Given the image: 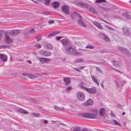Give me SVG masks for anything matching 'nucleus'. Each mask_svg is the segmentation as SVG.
<instances>
[{"label": "nucleus", "mask_w": 131, "mask_h": 131, "mask_svg": "<svg viewBox=\"0 0 131 131\" xmlns=\"http://www.w3.org/2000/svg\"><path fill=\"white\" fill-rule=\"evenodd\" d=\"M54 23V21L53 20H50L48 21V23L49 24L53 23Z\"/></svg>", "instance_id": "nucleus-49"}, {"label": "nucleus", "mask_w": 131, "mask_h": 131, "mask_svg": "<svg viewBox=\"0 0 131 131\" xmlns=\"http://www.w3.org/2000/svg\"><path fill=\"white\" fill-rule=\"evenodd\" d=\"M2 33L1 32H0V40H1V39L2 37Z\"/></svg>", "instance_id": "nucleus-64"}, {"label": "nucleus", "mask_w": 131, "mask_h": 131, "mask_svg": "<svg viewBox=\"0 0 131 131\" xmlns=\"http://www.w3.org/2000/svg\"><path fill=\"white\" fill-rule=\"evenodd\" d=\"M91 77L94 82L97 84L98 86H99V84L97 80L96 79L95 76L93 75H91Z\"/></svg>", "instance_id": "nucleus-24"}, {"label": "nucleus", "mask_w": 131, "mask_h": 131, "mask_svg": "<svg viewBox=\"0 0 131 131\" xmlns=\"http://www.w3.org/2000/svg\"><path fill=\"white\" fill-rule=\"evenodd\" d=\"M126 82H125L124 81H122L121 82V84L122 86H123L124 85V84Z\"/></svg>", "instance_id": "nucleus-45"}, {"label": "nucleus", "mask_w": 131, "mask_h": 131, "mask_svg": "<svg viewBox=\"0 0 131 131\" xmlns=\"http://www.w3.org/2000/svg\"><path fill=\"white\" fill-rule=\"evenodd\" d=\"M77 16H78L79 18H81V15L79 14L78 13V15H77Z\"/></svg>", "instance_id": "nucleus-63"}, {"label": "nucleus", "mask_w": 131, "mask_h": 131, "mask_svg": "<svg viewBox=\"0 0 131 131\" xmlns=\"http://www.w3.org/2000/svg\"><path fill=\"white\" fill-rule=\"evenodd\" d=\"M37 59L42 64L49 62L51 61L50 59L44 58L37 57Z\"/></svg>", "instance_id": "nucleus-9"}, {"label": "nucleus", "mask_w": 131, "mask_h": 131, "mask_svg": "<svg viewBox=\"0 0 131 131\" xmlns=\"http://www.w3.org/2000/svg\"><path fill=\"white\" fill-rule=\"evenodd\" d=\"M73 14H74V15L77 16L78 14V13H77V12H75V11H74L73 12Z\"/></svg>", "instance_id": "nucleus-59"}, {"label": "nucleus", "mask_w": 131, "mask_h": 131, "mask_svg": "<svg viewBox=\"0 0 131 131\" xmlns=\"http://www.w3.org/2000/svg\"><path fill=\"white\" fill-rule=\"evenodd\" d=\"M8 58L7 56L5 54H0V59L3 62L7 61Z\"/></svg>", "instance_id": "nucleus-13"}, {"label": "nucleus", "mask_w": 131, "mask_h": 131, "mask_svg": "<svg viewBox=\"0 0 131 131\" xmlns=\"http://www.w3.org/2000/svg\"><path fill=\"white\" fill-rule=\"evenodd\" d=\"M106 50L105 49H103L102 50H101L100 51V52L101 53H102L103 52H106Z\"/></svg>", "instance_id": "nucleus-46"}, {"label": "nucleus", "mask_w": 131, "mask_h": 131, "mask_svg": "<svg viewBox=\"0 0 131 131\" xmlns=\"http://www.w3.org/2000/svg\"><path fill=\"white\" fill-rule=\"evenodd\" d=\"M105 113V109L104 107H102L99 111V114L101 117H103Z\"/></svg>", "instance_id": "nucleus-14"}, {"label": "nucleus", "mask_w": 131, "mask_h": 131, "mask_svg": "<svg viewBox=\"0 0 131 131\" xmlns=\"http://www.w3.org/2000/svg\"><path fill=\"white\" fill-rule=\"evenodd\" d=\"M60 109L61 111H63L65 110V108L64 107H61L60 108Z\"/></svg>", "instance_id": "nucleus-60"}, {"label": "nucleus", "mask_w": 131, "mask_h": 131, "mask_svg": "<svg viewBox=\"0 0 131 131\" xmlns=\"http://www.w3.org/2000/svg\"><path fill=\"white\" fill-rule=\"evenodd\" d=\"M22 75L24 76H28V75L27 73H23Z\"/></svg>", "instance_id": "nucleus-55"}, {"label": "nucleus", "mask_w": 131, "mask_h": 131, "mask_svg": "<svg viewBox=\"0 0 131 131\" xmlns=\"http://www.w3.org/2000/svg\"><path fill=\"white\" fill-rule=\"evenodd\" d=\"M62 37H56V39L57 40H59Z\"/></svg>", "instance_id": "nucleus-51"}, {"label": "nucleus", "mask_w": 131, "mask_h": 131, "mask_svg": "<svg viewBox=\"0 0 131 131\" xmlns=\"http://www.w3.org/2000/svg\"><path fill=\"white\" fill-rule=\"evenodd\" d=\"M35 33V32L34 28H32L28 31V33L30 34H33Z\"/></svg>", "instance_id": "nucleus-28"}, {"label": "nucleus", "mask_w": 131, "mask_h": 131, "mask_svg": "<svg viewBox=\"0 0 131 131\" xmlns=\"http://www.w3.org/2000/svg\"><path fill=\"white\" fill-rule=\"evenodd\" d=\"M118 106L119 107L121 108H122L123 107V106L122 105H121L119 104H118Z\"/></svg>", "instance_id": "nucleus-61"}, {"label": "nucleus", "mask_w": 131, "mask_h": 131, "mask_svg": "<svg viewBox=\"0 0 131 131\" xmlns=\"http://www.w3.org/2000/svg\"><path fill=\"white\" fill-rule=\"evenodd\" d=\"M117 49L121 52L124 53L127 56L129 57L131 56L130 53L125 48L121 47H118Z\"/></svg>", "instance_id": "nucleus-4"}, {"label": "nucleus", "mask_w": 131, "mask_h": 131, "mask_svg": "<svg viewBox=\"0 0 131 131\" xmlns=\"http://www.w3.org/2000/svg\"><path fill=\"white\" fill-rule=\"evenodd\" d=\"M33 116L35 117H39L40 115V114L38 113H33L32 114Z\"/></svg>", "instance_id": "nucleus-34"}, {"label": "nucleus", "mask_w": 131, "mask_h": 131, "mask_svg": "<svg viewBox=\"0 0 131 131\" xmlns=\"http://www.w3.org/2000/svg\"><path fill=\"white\" fill-rule=\"evenodd\" d=\"M110 115H112L114 117H115L114 115L113 114V113L112 111H111V113H110Z\"/></svg>", "instance_id": "nucleus-62"}, {"label": "nucleus", "mask_w": 131, "mask_h": 131, "mask_svg": "<svg viewBox=\"0 0 131 131\" xmlns=\"http://www.w3.org/2000/svg\"><path fill=\"white\" fill-rule=\"evenodd\" d=\"M99 7L101 10L105 12H108L110 10V8L104 7L100 5L99 6Z\"/></svg>", "instance_id": "nucleus-15"}, {"label": "nucleus", "mask_w": 131, "mask_h": 131, "mask_svg": "<svg viewBox=\"0 0 131 131\" xmlns=\"http://www.w3.org/2000/svg\"><path fill=\"white\" fill-rule=\"evenodd\" d=\"M116 83V85L118 87H119V83L118 82H115Z\"/></svg>", "instance_id": "nucleus-57"}, {"label": "nucleus", "mask_w": 131, "mask_h": 131, "mask_svg": "<svg viewBox=\"0 0 131 131\" xmlns=\"http://www.w3.org/2000/svg\"><path fill=\"white\" fill-rule=\"evenodd\" d=\"M96 68L97 70H98L99 72H100L102 73V70L100 69L99 68L96 67Z\"/></svg>", "instance_id": "nucleus-47"}, {"label": "nucleus", "mask_w": 131, "mask_h": 131, "mask_svg": "<svg viewBox=\"0 0 131 131\" xmlns=\"http://www.w3.org/2000/svg\"><path fill=\"white\" fill-rule=\"evenodd\" d=\"M79 24L84 27H86V25L83 22L81 19H80L78 21Z\"/></svg>", "instance_id": "nucleus-27"}, {"label": "nucleus", "mask_w": 131, "mask_h": 131, "mask_svg": "<svg viewBox=\"0 0 131 131\" xmlns=\"http://www.w3.org/2000/svg\"><path fill=\"white\" fill-rule=\"evenodd\" d=\"M58 124L60 125H63L65 126V125L63 123H62L60 122H58Z\"/></svg>", "instance_id": "nucleus-58"}, {"label": "nucleus", "mask_w": 131, "mask_h": 131, "mask_svg": "<svg viewBox=\"0 0 131 131\" xmlns=\"http://www.w3.org/2000/svg\"><path fill=\"white\" fill-rule=\"evenodd\" d=\"M61 42L63 45L65 46H66L69 44V42L68 40L65 39L61 40Z\"/></svg>", "instance_id": "nucleus-19"}, {"label": "nucleus", "mask_w": 131, "mask_h": 131, "mask_svg": "<svg viewBox=\"0 0 131 131\" xmlns=\"http://www.w3.org/2000/svg\"><path fill=\"white\" fill-rule=\"evenodd\" d=\"M111 123L113 125H117L119 126H121V124L118 122H117L116 120L112 119L111 121Z\"/></svg>", "instance_id": "nucleus-23"}, {"label": "nucleus", "mask_w": 131, "mask_h": 131, "mask_svg": "<svg viewBox=\"0 0 131 131\" xmlns=\"http://www.w3.org/2000/svg\"><path fill=\"white\" fill-rule=\"evenodd\" d=\"M7 46L4 45L0 46V48H4L6 47H7Z\"/></svg>", "instance_id": "nucleus-48"}, {"label": "nucleus", "mask_w": 131, "mask_h": 131, "mask_svg": "<svg viewBox=\"0 0 131 131\" xmlns=\"http://www.w3.org/2000/svg\"><path fill=\"white\" fill-rule=\"evenodd\" d=\"M112 62L113 65L116 67H119L121 66V64L118 62L115 61H112Z\"/></svg>", "instance_id": "nucleus-20"}, {"label": "nucleus", "mask_w": 131, "mask_h": 131, "mask_svg": "<svg viewBox=\"0 0 131 131\" xmlns=\"http://www.w3.org/2000/svg\"><path fill=\"white\" fill-rule=\"evenodd\" d=\"M66 52L68 54L77 56L80 54L77 50L71 47H66L65 48Z\"/></svg>", "instance_id": "nucleus-1"}, {"label": "nucleus", "mask_w": 131, "mask_h": 131, "mask_svg": "<svg viewBox=\"0 0 131 131\" xmlns=\"http://www.w3.org/2000/svg\"><path fill=\"white\" fill-rule=\"evenodd\" d=\"M54 108L55 109L57 110H60V108H59L57 106H54Z\"/></svg>", "instance_id": "nucleus-44"}, {"label": "nucleus", "mask_w": 131, "mask_h": 131, "mask_svg": "<svg viewBox=\"0 0 131 131\" xmlns=\"http://www.w3.org/2000/svg\"><path fill=\"white\" fill-rule=\"evenodd\" d=\"M100 37L104 39L105 41L107 42L110 41V40L109 38L104 34L101 33L100 34Z\"/></svg>", "instance_id": "nucleus-11"}, {"label": "nucleus", "mask_w": 131, "mask_h": 131, "mask_svg": "<svg viewBox=\"0 0 131 131\" xmlns=\"http://www.w3.org/2000/svg\"><path fill=\"white\" fill-rule=\"evenodd\" d=\"M46 47L47 49L51 50L52 49L53 47L51 44L49 43L47 44Z\"/></svg>", "instance_id": "nucleus-30"}, {"label": "nucleus", "mask_w": 131, "mask_h": 131, "mask_svg": "<svg viewBox=\"0 0 131 131\" xmlns=\"http://www.w3.org/2000/svg\"><path fill=\"white\" fill-rule=\"evenodd\" d=\"M5 35L6 38L5 41L6 43L8 44H10L13 42V40L9 37L8 32H5Z\"/></svg>", "instance_id": "nucleus-6"}, {"label": "nucleus", "mask_w": 131, "mask_h": 131, "mask_svg": "<svg viewBox=\"0 0 131 131\" xmlns=\"http://www.w3.org/2000/svg\"><path fill=\"white\" fill-rule=\"evenodd\" d=\"M91 111L92 112L96 113H98V110L96 109H92L91 110Z\"/></svg>", "instance_id": "nucleus-40"}, {"label": "nucleus", "mask_w": 131, "mask_h": 131, "mask_svg": "<svg viewBox=\"0 0 131 131\" xmlns=\"http://www.w3.org/2000/svg\"><path fill=\"white\" fill-rule=\"evenodd\" d=\"M51 0H45V4L47 5H49V3L51 1Z\"/></svg>", "instance_id": "nucleus-33"}, {"label": "nucleus", "mask_w": 131, "mask_h": 131, "mask_svg": "<svg viewBox=\"0 0 131 131\" xmlns=\"http://www.w3.org/2000/svg\"><path fill=\"white\" fill-rule=\"evenodd\" d=\"M105 27L106 28L108 29L111 30H113L114 29L112 27H111L107 25Z\"/></svg>", "instance_id": "nucleus-38"}, {"label": "nucleus", "mask_w": 131, "mask_h": 131, "mask_svg": "<svg viewBox=\"0 0 131 131\" xmlns=\"http://www.w3.org/2000/svg\"><path fill=\"white\" fill-rule=\"evenodd\" d=\"M60 33V32H56L53 33L54 34V35H56L58 34H59Z\"/></svg>", "instance_id": "nucleus-52"}, {"label": "nucleus", "mask_w": 131, "mask_h": 131, "mask_svg": "<svg viewBox=\"0 0 131 131\" xmlns=\"http://www.w3.org/2000/svg\"><path fill=\"white\" fill-rule=\"evenodd\" d=\"M18 110L19 112L25 114H27L28 113L27 111L23 109H19Z\"/></svg>", "instance_id": "nucleus-26"}, {"label": "nucleus", "mask_w": 131, "mask_h": 131, "mask_svg": "<svg viewBox=\"0 0 131 131\" xmlns=\"http://www.w3.org/2000/svg\"><path fill=\"white\" fill-rule=\"evenodd\" d=\"M43 123L45 124H47L48 123V121L47 120H44Z\"/></svg>", "instance_id": "nucleus-56"}, {"label": "nucleus", "mask_w": 131, "mask_h": 131, "mask_svg": "<svg viewBox=\"0 0 131 131\" xmlns=\"http://www.w3.org/2000/svg\"><path fill=\"white\" fill-rule=\"evenodd\" d=\"M83 61V59H78L75 60V62H81Z\"/></svg>", "instance_id": "nucleus-42"}, {"label": "nucleus", "mask_w": 131, "mask_h": 131, "mask_svg": "<svg viewBox=\"0 0 131 131\" xmlns=\"http://www.w3.org/2000/svg\"><path fill=\"white\" fill-rule=\"evenodd\" d=\"M77 97L78 100L82 101H84L85 99L84 94L81 92H79L77 93Z\"/></svg>", "instance_id": "nucleus-5"}, {"label": "nucleus", "mask_w": 131, "mask_h": 131, "mask_svg": "<svg viewBox=\"0 0 131 131\" xmlns=\"http://www.w3.org/2000/svg\"><path fill=\"white\" fill-rule=\"evenodd\" d=\"M92 104V101L91 99H89L86 102L84 103L83 105L84 106H87L88 105H91Z\"/></svg>", "instance_id": "nucleus-16"}, {"label": "nucleus", "mask_w": 131, "mask_h": 131, "mask_svg": "<svg viewBox=\"0 0 131 131\" xmlns=\"http://www.w3.org/2000/svg\"><path fill=\"white\" fill-rule=\"evenodd\" d=\"M130 14L131 13L130 12H127L125 14V16L127 18H128L130 17Z\"/></svg>", "instance_id": "nucleus-32"}, {"label": "nucleus", "mask_w": 131, "mask_h": 131, "mask_svg": "<svg viewBox=\"0 0 131 131\" xmlns=\"http://www.w3.org/2000/svg\"><path fill=\"white\" fill-rule=\"evenodd\" d=\"M71 86H68L64 89L65 90L67 93L69 92L72 89Z\"/></svg>", "instance_id": "nucleus-29"}, {"label": "nucleus", "mask_w": 131, "mask_h": 131, "mask_svg": "<svg viewBox=\"0 0 131 131\" xmlns=\"http://www.w3.org/2000/svg\"><path fill=\"white\" fill-rule=\"evenodd\" d=\"M42 39L41 37H38L36 38V39L37 41H39V40H41Z\"/></svg>", "instance_id": "nucleus-43"}, {"label": "nucleus", "mask_w": 131, "mask_h": 131, "mask_svg": "<svg viewBox=\"0 0 131 131\" xmlns=\"http://www.w3.org/2000/svg\"><path fill=\"white\" fill-rule=\"evenodd\" d=\"M54 36V34L53 33L52 34H50L48 36V37H52V36Z\"/></svg>", "instance_id": "nucleus-54"}, {"label": "nucleus", "mask_w": 131, "mask_h": 131, "mask_svg": "<svg viewBox=\"0 0 131 131\" xmlns=\"http://www.w3.org/2000/svg\"><path fill=\"white\" fill-rule=\"evenodd\" d=\"M81 131H88L87 129L86 128H83Z\"/></svg>", "instance_id": "nucleus-53"}, {"label": "nucleus", "mask_w": 131, "mask_h": 131, "mask_svg": "<svg viewBox=\"0 0 131 131\" xmlns=\"http://www.w3.org/2000/svg\"><path fill=\"white\" fill-rule=\"evenodd\" d=\"M80 88L83 89L88 92L91 94H95L97 92V90L94 88H88L83 86L82 84H81L79 85Z\"/></svg>", "instance_id": "nucleus-2"}, {"label": "nucleus", "mask_w": 131, "mask_h": 131, "mask_svg": "<svg viewBox=\"0 0 131 131\" xmlns=\"http://www.w3.org/2000/svg\"><path fill=\"white\" fill-rule=\"evenodd\" d=\"M41 13L43 15H47L49 14V12H41Z\"/></svg>", "instance_id": "nucleus-41"}, {"label": "nucleus", "mask_w": 131, "mask_h": 131, "mask_svg": "<svg viewBox=\"0 0 131 131\" xmlns=\"http://www.w3.org/2000/svg\"><path fill=\"white\" fill-rule=\"evenodd\" d=\"M88 9L90 12L94 14H96L97 13V11H95L94 8L92 6H90L88 7Z\"/></svg>", "instance_id": "nucleus-17"}, {"label": "nucleus", "mask_w": 131, "mask_h": 131, "mask_svg": "<svg viewBox=\"0 0 131 131\" xmlns=\"http://www.w3.org/2000/svg\"><path fill=\"white\" fill-rule=\"evenodd\" d=\"M123 33L126 36H129L131 37L130 33L129 31V29L128 27L124 26L122 28Z\"/></svg>", "instance_id": "nucleus-7"}, {"label": "nucleus", "mask_w": 131, "mask_h": 131, "mask_svg": "<svg viewBox=\"0 0 131 131\" xmlns=\"http://www.w3.org/2000/svg\"><path fill=\"white\" fill-rule=\"evenodd\" d=\"M39 53L41 55L46 57H49L51 55V52L42 50L40 51Z\"/></svg>", "instance_id": "nucleus-10"}, {"label": "nucleus", "mask_w": 131, "mask_h": 131, "mask_svg": "<svg viewBox=\"0 0 131 131\" xmlns=\"http://www.w3.org/2000/svg\"><path fill=\"white\" fill-rule=\"evenodd\" d=\"M60 5L59 3L57 2H53L52 3V5L54 8H56L59 7Z\"/></svg>", "instance_id": "nucleus-22"}, {"label": "nucleus", "mask_w": 131, "mask_h": 131, "mask_svg": "<svg viewBox=\"0 0 131 131\" xmlns=\"http://www.w3.org/2000/svg\"><path fill=\"white\" fill-rule=\"evenodd\" d=\"M62 10L63 12L66 15H69L70 12L69 10V7L67 5L63 6L61 7Z\"/></svg>", "instance_id": "nucleus-8"}, {"label": "nucleus", "mask_w": 131, "mask_h": 131, "mask_svg": "<svg viewBox=\"0 0 131 131\" xmlns=\"http://www.w3.org/2000/svg\"><path fill=\"white\" fill-rule=\"evenodd\" d=\"M106 1L105 0H96L95 1V2L97 3H100L105 2H106Z\"/></svg>", "instance_id": "nucleus-35"}, {"label": "nucleus", "mask_w": 131, "mask_h": 131, "mask_svg": "<svg viewBox=\"0 0 131 131\" xmlns=\"http://www.w3.org/2000/svg\"><path fill=\"white\" fill-rule=\"evenodd\" d=\"M28 76L30 78L32 79H34V78H36V75L32 74H28Z\"/></svg>", "instance_id": "nucleus-31"}, {"label": "nucleus", "mask_w": 131, "mask_h": 131, "mask_svg": "<svg viewBox=\"0 0 131 131\" xmlns=\"http://www.w3.org/2000/svg\"><path fill=\"white\" fill-rule=\"evenodd\" d=\"M94 47L93 46L91 45L87 46L86 47V48H89L91 49H93Z\"/></svg>", "instance_id": "nucleus-36"}, {"label": "nucleus", "mask_w": 131, "mask_h": 131, "mask_svg": "<svg viewBox=\"0 0 131 131\" xmlns=\"http://www.w3.org/2000/svg\"><path fill=\"white\" fill-rule=\"evenodd\" d=\"M63 81L65 82L64 85H67L70 82V79L69 78H65L63 80Z\"/></svg>", "instance_id": "nucleus-18"}, {"label": "nucleus", "mask_w": 131, "mask_h": 131, "mask_svg": "<svg viewBox=\"0 0 131 131\" xmlns=\"http://www.w3.org/2000/svg\"><path fill=\"white\" fill-rule=\"evenodd\" d=\"M78 4L81 6H83L85 8H88V4H86L85 3H83L81 2H79L78 3Z\"/></svg>", "instance_id": "nucleus-25"}, {"label": "nucleus", "mask_w": 131, "mask_h": 131, "mask_svg": "<svg viewBox=\"0 0 131 131\" xmlns=\"http://www.w3.org/2000/svg\"><path fill=\"white\" fill-rule=\"evenodd\" d=\"M41 45L37 44L35 45V47L37 48H40L41 47Z\"/></svg>", "instance_id": "nucleus-37"}, {"label": "nucleus", "mask_w": 131, "mask_h": 131, "mask_svg": "<svg viewBox=\"0 0 131 131\" xmlns=\"http://www.w3.org/2000/svg\"><path fill=\"white\" fill-rule=\"evenodd\" d=\"M81 130V128L79 127H77L75 128V129H74L72 131H80Z\"/></svg>", "instance_id": "nucleus-39"}, {"label": "nucleus", "mask_w": 131, "mask_h": 131, "mask_svg": "<svg viewBox=\"0 0 131 131\" xmlns=\"http://www.w3.org/2000/svg\"><path fill=\"white\" fill-rule=\"evenodd\" d=\"M74 69L77 71L80 72L79 69L78 68H74Z\"/></svg>", "instance_id": "nucleus-50"}, {"label": "nucleus", "mask_w": 131, "mask_h": 131, "mask_svg": "<svg viewBox=\"0 0 131 131\" xmlns=\"http://www.w3.org/2000/svg\"><path fill=\"white\" fill-rule=\"evenodd\" d=\"M93 23L97 27L99 28L103 29V27L101 25L100 23L96 22H93Z\"/></svg>", "instance_id": "nucleus-21"}, {"label": "nucleus", "mask_w": 131, "mask_h": 131, "mask_svg": "<svg viewBox=\"0 0 131 131\" xmlns=\"http://www.w3.org/2000/svg\"><path fill=\"white\" fill-rule=\"evenodd\" d=\"M81 116L84 118L93 119H95L97 116L96 114L92 113H82L81 114Z\"/></svg>", "instance_id": "nucleus-3"}, {"label": "nucleus", "mask_w": 131, "mask_h": 131, "mask_svg": "<svg viewBox=\"0 0 131 131\" xmlns=\"http://www.w3.org/2000/svg\"><path fill=\"white\" fill-rule=\"evenodd\" d=\"M20 33V30H13L11 31L10 34L11 36H13L15 35L19 34Z\"/></svg>", "instance_id": "nucleus-12"}]
</instances>
